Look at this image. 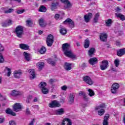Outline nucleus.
I'll return each mask as SVG.
<instances>
[{
    "label": "nucleus",
    "instance_id": "43",
    "mask_svg": "<svg viewBox=\"0 0 125 125\" xmlns=\"http://www.w3.org/2000/svg\"><path fill=\"white\" fill-rule=\"evenodd\" d=\"M112 86L118 90L120 88V84L119 83H113Z\"/></svg>",
    "mask_w": 125,
    "mask_h": 125
},
{
    "label": "nucleus",
    "instance_id": "5",
    "mask_svg": "<svg viewBox=\"0 0 125 125\" xmlns=\"http://www.w3.org/2000/svg\"><path fill=\"white\" fill-rule=\"evenodd\" d=\"M54 37L53 35L50 34L47 36L46 39V43L47 46H52L53 42H54V40H53Z\"/></svg>",
    "mask_w": 125,
    "mask_h": 125
},
{
    "label": "nucleus",
    "instance_id": "6",
    "mask_svg": "<svg viewBox=\"0 0 125 125\" xmlns=\"http://www.w3.org/2000/svg\"><path fill=\"white\" fill-rule=\"evenodd\" d=\"M61 104L56 100L52 101L50 104H49V107L50 108H56L57 107H60Z\"/></svg>",
    "mask_w": 125,
    "mask_h": 125
},
{
    "label": "nucleus",
    "instance_id": "16",
    "mask_svg": "<svg viewBox=\"0 0 125 125\" xmlns=\"http://www.w3.org/2000/svg\"><path fill=\"white\" fill-rule=\"evenodd\" d=\"M88 62L90 65H94L98 62V60L96 58H92L89 60Z\"/></svg>",
    "mask_w": 125,
    "mask_h": 125
},
{
    "label": "nucleus",
    "instance_id": "42",
    "mask_svg": "<svg viewBox=\"0 0 125 125\" xmlns=\"http://www.w3.org/2000/svg\"><path fill=\"white\" fill-rule=\"evenodd\" d=\"M47 62L48 63V64H50V65H52V66H54L56 64L55 62L53 61L52 60H51V59H48L47 60Z\"/></svg>",
    "mask_w": 125,
    "mask_h": 125
},
{
    "label": "nucleus",
    "instance_id": "39",
    "mask_svg": "<svg viewBox=\"0 0 125 125\" xmlns=\"http://www.w3.org/2000/svg\"><path fill=\"white\" fill-rule=\"evenodd\" d=\"M39 87H40L41 89H42V88H44L45 86H46V83L45 82H41L39 84Z\"/></svg>",
    "mask_w": 125,
    "mask_h": 125
},
{
    "label": "nucleus",
    "instance_id": "58",
    "mask_svg": "<svg viewBox=\"0 0 125 125\" xmlns=\"http://www.w3.org/2000/svg\"><path fill=\"white\" fill-rule=\"evenodd\" d=\"M61 88L62 90H66L67 87L66 85H63L61 87Z\"/></svg>",
    "mask_w": 125,
    "mask_h": 125
},
{
    "label": "nucleus",
    "instance_id": "22",
    "mask_svg": "<svg viewBox=\"0 0 125 125\" xmlns=\"http://www.w3.org/2000/svg\"><path fill=\"white\" fill-rule=\"evenodd\" d=\"M22 75V73L21 71H15L14 72V76L16 79H20Z\"/></svg>",
    "mask_w": 125,
    "mask_h": 125
},
{
    "label": "nucleus",
    "instance_id": "50",
    "mask_svg": "<svg viewBox=\"0 0 125 125\" xmlns=\"http://www.w3.org/2000/svg\"><path fill=\"white\" fill-rule=\"evenodd\" d=\"M24 12H25L24 9L19 10L17 11L18 14H22V13H24Z\"/></svg>",
    "mask_w": 125,
    "mask_h": 125
},
{
    "label": "nucleus",
    "instance_id": "46",
    "mask_svg": "<svg viewBox=\"0 0 125 125\" xmlns=\"http://www.w3.org/2000/svg\"><path fill=\"white\" fill-rule=\"evenodd\" d=\"M6 70H7L8 71L7 72L8 77H10V75H11V69H10V68L7 67H6Z\"/></svg>",
    "mask_w": 125,
    "mask_h": 125
},
{
    "label": "nucleus",
    "instance_id": "54",
    "mask_svg": "<svg viewBox=\"0 0 125 125\" xmlns=\"http://www.w3.org/2000/svg\"><path fill=\"white\" fill-rule=\"evenodd\" d=\"M26 115H30L31 114V111L29 110V108H26Z\"/></svg>",
    "mask_w": 125,
    "mask_h": 125
},
{
    "label": "nucleus",
    "instance_id": "10",
    "mask_svg": "<svg viewBox=\"0 0 125 125\" xmlns=\"http://www.w3.org/2000/svg\"><path fill=\"white\" fill-rule=\"evenodd\" d=\"M59 5V1L54 0L51 4V10L53 11L55 9H57L58 6Z\"/></svg>",
    "mask_w": 125,
    "mask_h": 125
},
{
    "label": "nucleus",
    "instance_id": "23",
    "mask_svg": "<svg viewBox=\"0 0 125 125\" xmlns=\"http://www.w3.org/2000/svg\"><path fill=\"white\" fill-rule=\"evenodd\" d=\"M36 66L40 71H42V68L44 67V63L42 62H39L37 63Z\"/></svg>",
    "mask_w": 125,
    "mask_h": 125
},
{
    "label": "nucleus",
    "instance_id": "37",
    "mask_svg": "<svg viewBox=\"0 0 125 125\" xmlns=\"http://www.w3.org/2000/svg\"><path fill=\"white\" fill-rule=\"evenodd\" d=\"M60 33L61 35H66L67 34V29L65 28H61Z\"/></svg>",
    "mask_w": 125,
    "mask_h": 125
},
{
    "label": "nucleus",
    "instance_id": "35",
    "mask_svg": "<svg viewBox=\"0 0 125 125\" xmlns=\"http://www.w3.org/2000/svg\"><path fill=\"white\" fill-rule=\"evenodd\" d=\"M46 51V48H45V47L42 46L40 50H39V52L40 53H41V54H44V53H45Z\"/></svg>",
    "mask_w": 125,
    "mask_h": 125
},
{
    "label": "nucleus",
    "instance_id": "51",
    "mask_svg": "<svg viewBox=\"0 0 125 125\" xmlns=\"http://www.w3.org/2000/svg\"><path fill=\"white\" fill-rule=\"evenodd\" d=\"M35 122L36 121L35 120V119H32L30 122H29V123L28 125H34Z\"/></svg>",
    "mask_w": 125,
    "mask_h": 125
},
{
    "label": "nucleus",
    "instance_id": "1",
    "mask_svg": "<svg viewBox=\"0 0 125 125\" xmlns=\"http://www.w3.org/2000/svg\"><path fill=\"white\" fill-rule=\"evenodd\" d=\"M70 48H71V46L68 43H65L62 44V50L64 51L65 55L70 58H76V56L73 54V53H72V51L70 50Z\"/></svg>",
    "mask_w": 125,
    "mask_h": 125
},
{
    "label": "nucleus",
    "instance_id": "55",
    "mask_svg": "<svg viewBox=\"0 0 125 125\" xmlns=\"http://www.w3.org/2000/svg\"><path fill=\"white\" fill-rule=\"evenodd\" d=\"M3 50H4V48L1 44H0V51H3Z\"/></svg>",
    "mask_w": 125,
    "mask_h": 125
},
{
    "label": "nucleus",
    "instance_id": "49",
    "mask_svg": "<svg viewBox=\"0 0 125 125\" xmlns=\"http://www.w3.org/2000/svg\"><path fill=\"white\" fill-rule=\"evenodd\" d=\"M122 10V9L120 7H117L115 9V12H117V13H119V12H121V11Z\"/></svg>",
    "mask_w": 125,
    "mask_h": 125
},
{
    "label": "nucleus",
    "instance_id": "44",
    "mask_svg": "<svg viewBox=\"0 0 125 125\" xmlns=\"http://www.w3.org/2000/svg\"><path fill=\"white\" fill-rule=\"evenodd\" d=\"M111 92L112 93L116 94L117 92H118V90L116 89V88H114V87L111 86Z\"/></svg>",
    "mask_w": 125,
    "mask_h": 125
},
{
    "label": "nucleus",
    "instance_id": "20",
    "mask_svg": "<svg viewBox=\"0 0 125 125\" xmlns=\"http://www.w3.org/2000/svg\"><path fill=\"white\" fill-rule=\"evenodd\" d=\"M29 74L30 75V80H33V79H35V78H36V72H35L34 69L29 70Z\"/></svg>",
    "mask_w": 125,
    "mask_h": 125
},
{
    "label": "nucleus",
    "instance_id": "2",
    "mask_svg": "<svg viewBox=\"0 0 125 125\" xmlns=\"http://www.w3.org/2000/svg\"><path fill=\"white\" fill-rule=\"evenodd\" d=\"M15 34L18 38H22L23 35H24V27L21 25L18 26L15 29Z\"/></svg>",
    "mask_w": 125,
    "mask_h": 125
},
{
    "label": "nucleus",
    "instance_id": "12",
    "mask_svg": "<svg viewBox=\"0 0 125 125\" xmlns=\"http://www.w3.org/2000/svg\"><path fill=\"white\" fill-rule=\"evenodd\" d=\"M73 125V123L71 122V120L68 118H65L64 119L62 123V125Z\"/></svg>",
    "mask_w": 125,
    "mask_h": 125
},
{
    "label": "nucleus",
    "instance_id": "3",
    "mask_svg": "<svg viewBox=\"0 0 125 125\" xmlns=\"http://www.w3.org/2000/svg\"><path fill=\"white\" fill-rule=\"evenodd\" d=\"M105 107H106V105H105V104L103 103L96 107L95 109L98 111V114L99 115V116H102L104 115L105 110L102 108H105Z\"/></svg>",
    "mask_w": 125,
    "mask_h": 125
},
{
    "label": "nucleus",
    "instance_id": "29",
    "mask_svg": "<svg viewBox=\"0 0 125 125\" xmlns=\"http://www.w3.org/2000/svg\"><path fill=\"white\" fill-rule=\"evenodd\" d=\"M113 23V20L111 19H109L105 21V24L106 27H111V25Z\"/></svg>",
    "mask_w": 125,
    "mask_h": 125
},
{
    "label": "nucleus",
    "instance_id": "13",
    "mask_svg": "<svg viewBox=\"0 0 125 125\" xmlns=\"http://www.w3.org/2000/svg\"><path fill=\"white\" fill-rule=\"evenodd\" d=\"M108 38V35L106 33H102L100 36V39L101 42H106Z\"/></svg>",
    "mask_w": 125,
    "mask_h": 125
},
{
    "label": "nucleus",
    "instance_id": "45",
    "mask_svg": "<svg viewBox=\"0 0 125 125\" xmlns=\"http://www.w3.org/2000/svg\"><path fill=\"white\" fill-rule=\"evenodd\" d=\"M88 91L89 92V96L92 97L93 96H94V92H93V90H92V89H89L88 90Z\"/></svg>",
    "mask_w": 125,
    "mask_h": 125
},
{
    "label": "nucleus",
    "instance_id": "19",
    "mask_svg": "<svg viewBox=\"0 0 125 125\" xmlns=\"http://www.w3.org/2000/svg\"><path fill=\"white\" fill-rule=\"evenodd\" d=\"M110 117V115L108 114H105L104 122L103 123V125H109V123L108 122V120H109V117Z\"/></svg>",
    "mask_w": 125,
    "mask_h": 125
},
{
    "label": "nucleus",
    "instance_id": "34",
    "mask_svg": "<svg viewBox=\"0 0 125 125\" xmlns=\"http://www.w3.org/2000/svg\"><path fill=\"white\" fill-rule=\"evenodd\" d=\"M65 4H66V5L64 6V7H65V8H66V9H70L73 6V4H72V3H71V2H70V1H68L67 3H66Z\"/></svg>",
    "mask_w": 125,
    "mask_h": 125
},
{
    "label": "nucleus",
    "instance_id": "11",
    "mask_svg": "<svg viewBox=\"0 0 125 125\" xmlns=\"http://www.w3.org/2000/svg\"><path fill=\"white\" fill-rule=\"evenodd\" d=\"M92 18V13H89L86 15H85L84 16V19L85 20V22L86 23H88V22H89V20H90L91 18Z\"/></svg>",
    "mask_w": 125,
    "mask_h": 125
},
{
    "label": "nucleus",
    "instance_id": "48",
    "mask_svg": "<svg viewBox=\"0 0 125 125\" xmlns=\"http://www.w3.org/2000/svg\"><path fill=\"white\" fill-rule=\"evenodd\" d=\"M4 62V59H3V56L0 53V63H3Z\"/></svg>",
    "mask_w": 125,
    "mask_h": 125
},
{
    "label": "nucleus",
    "instance_id": "57",
    "mask_svg": "<svg viewBox=\"0 0 125 125\" xmlns=\"http://www.w3.org/2000/svg\"><path fill=\"white\" fill-rule=\"evenodd\" d=\"M83 98L85 101H88V98H87V97L85 95H83Z\"/></svg>",
    "mask_w": 125,
    "mask_h": 125
},
{
    "label": "nucleus",
    "instance_id": "27",
    "mask_svg": "<svg viewBox=\"0 0 125 125\" xmlns=\"http://www.w3.org/2000/svg\"><path fill=\"white\" fill-rule=\"evenodd\" d=\"M6 114H8L9 115H11V116H16V113L13 112V111H12V110H11L10 108H7L6 110Z\"/></svg>",
    "mask_w": 125,
    "mask_h": 125
},
{
    "label": "nucleus",
    "instance_id": "52",
    "mask_svg": "<svg viewBox=\"0 0 125 125\" xmlns=\"http://www.w3.org/2000/svg\"><path fill=\"white\" fill-rule=\"evenodd\" d=\"M9 125H16V122L13 120L10 121L9 122Z\"/></svg>",
    "mask_w": 125,
    "mask_h": 125
},
{
    "label": "nucleus",
    "instance_id": "18",
    "mask_svg": "<svg viewBox=\"0 0 125 125\" xmlns=\"http://www.w3.org/2000/svg\"><path fill=\"white\" fill-rule=\"evenodd\" d=\"M115 17L117 18H120L121 21H125V16L121 14L120 13H115Z\"/></svg>",
    "mask_w": 125,
    "mask_h": 125
},
{
    "label": "nucleus",
    "instance_id": "63",
    "mask_svg": "<svg viewBox=\"0 0 125 125\" xmlns=\"http://www.w3.org/2000/svg\"><path fill=\"white\" fill-rule=\"evenodd\" d=\"M76 44H77V46H81V44L79 42H76Z\"/></svg>",
    "mask_w": 125,
    "mask_h": 125
},
{
    "label": "nucleus",
    "instance_id": "25",
    "mask_svg": "<svg viewBox=\"0 0 125 125\" xmlns=\"http://www.w3.org/2000/svg\"><path fill=\"white\" fill-rule=\"evenodd\" d=\"M125 54V48L121 49L117 51V55L118 56H123Z\"/></svg>",
    "mask_w": 125,
    "mask_h": 125
},
{
    "label": "nucleus",
    "instance_id": "62",
    "mask_svg": "<svg viewBox=\"0 0 125 125\" xmlns=\"http://www.w3.org/2000/svg\"><path fill=\"white\" fill-rule=\"evenodd\" d=\"M33 102H38V98H35L33 100Z\"/></svg>",
    "mask_w": 125,
    "mask_h": 125
},
{
    "label": "nucleus",
    "instance_id": "47",
    "mask_svg": "<svg viewBox=\"0 0 125 125\" xmlns=\"http://www.w3.org/2000/svg\"><path fill=\"white\" fill-rule=\"evenodd\" d=\"M114 64L116 67H119L120 65V61L119 60H115L114 61Z\"/></svg>",
    "mask_w": 125,
    "mask_h": 125
},
{
    "label": "nucleus",
    "instance_id": "24",
    "mask_svg": "<svg viewBox=\"0 0 125 125\" xmlns=\"http://www.w3.org/2000/svg\"><path fill=\"white\" fill-rule=\"evenodd\" d=\"M1 9L4 11V13L5 14L11 13L14 11L13 9H9L8 10H6L7 9V7H2Z\"/></svg>",
    "mask_w": 125,
    "mask_h": 125
},
{
    "label": "nucleus",
    "instance_id": "26",
    "mask_svg": "<svg viewBox=\"0 0 125 125\" xmlns=\"http://www.w3.org/2000/svg\"><path fill=\"white\" fill-rule=\"evenodd\" d=\"M69 103L70 104H73L75 101V95L73 94H70L69 99Z\"/></svg>",
    "mask_w": 125,
    "mask_h": 125
},
{
    "label": "nucleus",
    "instance_id": "21",
    "mask_svg": "<svg viewBox=\"0 0 125 125\" xmlns=\"http://www.w3.org/2000/svg\"><path fill=\"white\" fill-rule=\"evenodd\" d=\"M20 47L21 49H23L24 50H28L30 49V46L26 44H20Z\"/></svg>",
    "mask_w": 125,
    "mask_h": 125
},
{
    "label": "nucleus",
    "instance_id": "53",
    "mask_svg": "<svg viewBox=\"0 0 125 125\" xmlns=\"http://www.w3.org/2000/svg\"><path fill=\"white\" fill-rule=\"evenodd\" d=\"M55 19H56V20H58L59 18H60V15L57 14L54 16Z\"/></svg>",
    "mask_w": 125,
    "mask_h": 125
},
{
    "label": "nucleus",
    "instance_id": "17",
    "mask_svg": "<svg viewBox=\"0 0 125 125\" xmlns=\"http://www.w3.org/2000/svg\"><path fill=\"white\" fill-rule=\"evenodd\" d=\"M64 113H65V111L63 108H61L55 111V115H63Z\"/></svg>",
    "mask_w": 125,
    "mask_h": 125
},
{
    "label": "nucleus",
    "instance_id": "38",
    "mask_svg": "<svg viewBox=\"0 0 125 125\" xmlns=\"http://www.w3.org/2000/svg\"><path fill=\"white\" fill-rule=\"evenodd\" d=\"M11 95L12 96H18V95H19V92H18V91L14 90L12 91Z\"/></svg>",
    "mask_w": 125,
    "mask_h": 125
},
{
    "label": "nucleus",
    "instance_id": "36",
    "mask_svg": "<svg viewBox=\"0 0 125 125\" xmlns=\"http://www.w3.org/2000/svg\"><path fill=\"white\" fill-rule=\"evenodd\" d=\"M39 11L40 12H46V7L42 5L40 6Z\"/></svg>",
    "mask_w": 125,
    "mask_h": 125
},
{
    "label": "nucleus",
    "instance_id": "9",
    "mask_svg": "<svg viewBox=\"0 0 125 125\" xmlns=\"http://www.w3.org/2000/svg\"><path fill=\"white\" fill-rule=\"evenodd\" d=\"M14 111L19 112L22 110V105L19 103H16L13 106Z\"/></svg>",
    "mask_w": 125,
    "mask_h": 125
},
{
    "label": "nucleus",
    "instance_id": "33",
    "mask_svg": "<svg viewBox=\"0 0 125 125\" xmlns=\"http://www.w3.org/2000/svg\"><path fill=\"white\" fill-rule=\"evenodd\" d=\"M89 44H90L89 40H88V39H86L84 41V47L85 48H88V47H89Z\"/></svg>",
    "mask_w": 125,
    "mask_h": 125
},
{
    "label": "nucleus",
    "instance_id": "4",
    "mask_svg": "<svg viewBox=\"0 0 125 125\" xmlns=\"http://www.w3.org/2000/svg\"><path fill=\"white\" fill-rule=\"evenodd\" d=\"M83 80L85 83L89 84V85H92L93 84V81H92V79L87 75L84 76L83 78Z\"/></svg>",
    "mask_w": 125,
    "mask_h": 125
},
{
    "label": "nucleus",
    "instance_id": "32",
    "mask_svg": "<svg viewBox=\"0 0 125 125\" xmlns=\"http://www.w3.org/2000/svg\"><path fill=\"white\" fill-rule=\"evenodd\" d=\"M99 16H100L99 13L96 14L95 17L93 18V23H97L98 22V19H99Z\"/></svg>",
    "mask_w": 125,
    "mask_h": 125
},
{
    "label": "nucleus",
    "instance_id": "61",
    "mask_svg": "<svg viewBox=\"0 0 125 125\" xmlns=\"http://www.w3.org/2000/svg\"><path fill=\"white\" fill-rule=\"evenodd\" d=\"M32 98H33V96H29L27 97V99H28V100H31Z\"/></svg>",
    "mask_w": 125,
    "mask_h": 125
},
{
    "label": "nucleus",
    "instance_id": "41",
    "mask_svg": "<svg viewBox=\"0 0 125 125\" xmlns=\"http://www.w3.org/2000/svg\"><path fill=\"white\" fill-rule=\"evenodd\" d=\"M27 27H32L33 26V21L31 20H27L26 21Z\"/></svg>",
    "mask_w": 125,
    "mask_h": 125
},
{
    "label": "nucleus",
    "instance_id": "30",
    "mask_svg": "<svg viewBox=\"0 0 125 125\" xmlns=\"http://www.w3.org/2000/svg\"><path fill=\"white\" fill-rule=\"evenodd\" d=\"M39 24L42 27H45L46 23L45 22L44 20L43 19H40L39 20Z\"/></svg>",
    "mask_w": 125,
    "mask_h": 125
},
{
    "label": "nucleus",
    "instance_id": "31",
    "mask_svg": "<svg viewBox=\"0 0 125 125\" xmlns=\"http://www.w3.org/2000/svg\"><path fill=\"white\" fill-rule=\"evenodd\" d=\"M23 55L24 56V58H25V60H26L27 61H30V60H31V57H30V54L24 52L23 53Z\"/></svg>",
    "mask_w": 125,
    "mask_h": 125
},
{
    "label": "nucleus",
    "instance_id": "14",
    "mask_svg": "<svg viewBox=\"0 0 125 125\" xmlns=\"http://www.w3.org/2000/svg\"><path fill=\"white\" fill-rule=\"evenodd\" d=\"M2 27H8V26H10L12 24V21L11 20L8 19L7 20L4 22L1 23Z\"/></svg>",
    "mask_w": 125,
    "mask_h": 125
},
{
    "label": "nucleus",
    "instance_id": "60",
    "mask_svg": "<svg viewBox=\"0 0 125 125\" xmlns=\"http://www.w3.org/2000/svg\"><path fill=\"white\" fill-rule=\"evenodd\" d=\"M49 83H51V84H52V83H54V81L53 80V79H50L49 81Z\"/></svg>",
    "mask_w": 125,
    "mask_h": 125
},
{
    "label": "nucleus",
    "instance_id": "64",
    "mask_svg": "<svg viewBox=\"0 0 125 125\" xmlns=\"http://www.w3.org/2000/svg\"><path fill=\"white\" fill-rule=\"evenodd\" d=\"M120 44H121V42H116V45L119 46L120 45Z\"/></svg>",
    "mask_w": 125,
    "mask_h": 125
},
{
    "label": "nucleus",
    "instance_id": "28",
    "mask_svg": "<svg viewBox=\"0 0 125 125\" xmlns=\"http://www.w3.org/2000/svg\"><path fill=\"white\" fill-rule=\"evenodd\" d=\"M94 51H95V49L94 48H91L88 51V55L90 57H92V56L94 54Z\"/></svg>",
    "mask_w": 125,
    "mask_h": 125
},
{
    "label": "nucleus",
    "instance_id": "56",
    "mask_svg": "<svg viewBox=\"0 0 125 125\" xmlns=\"http://www.w3.org/2000/svg\"><path fill=\"white\" fill-rule=\"evenodd\" d=\"M68 1H69V0H61V1L62 3H64V4H66V3H67Z\"/></svg>",
    "mask_w": 125,
    "mask_h": 125
},
{
    "label": "nucleus",
    "instance_id": "8",
    "mask_svg": "<svg viewBox=\"0 0 125 125\" xmlns=\"http://www.w3.org/2000/svg\"><path fill=\"white\" fill-rule=\"evenodd\" d=\"M109 65V62H108V61L107 60H104L102 62V64L100 65V68L103 71H104V70H106L107 68H108V66Z\"/></svg>",
    "mask_w": 125,
    "mask_h": 125
},
{
    "label": "nucleus",
    "instance_id": "59",
    "mask_svg": "<svg viewBox=\"0 0 125 125\" xmlns=\"http://www.w3.org/2000/svg\"><path fill=\"white\" fill-rule=\"evenodd\" d=\"M4 122V118H0V124H2Z\"/></svg>",
    "mask_w": 125,
    "mask_h": 125
},
{
    "label": "nucleus",
    "instance_id": "40",
    "mask_svg": "<svg viewBox=\"0 0 125 125\" xmlns=\"http://www.w3.org/2000/svg\"><path fill=\"white\" fill-rule=\"evenodd\" d=\"M41 90L43 94H47L49 91L48 89L46 88V87L41 89Z\"/></svg>",
    "mask_w": 125,
    "mask_h": 125
},
{
    "label": "nucleus",
    "instance_id": "7",
    "mask_svg": "<svg viewBox=\"0 0 125 125\" xmlns=\"http://www.w3.org/2000/svg\"><path fill=\"white\" fill-rule=\"evenodd\" d=\"M63 24H68L70 28H74L75 27V22L72 19L68 18L63 22Z\"/></svg>",
    "mask_w": 125,
    "mask_h": 125
},
{
    "label": "nucleus",
    "instance_id": "15",
    "mask_svg": "<svg viewBox=\"0 0 125 125\" xmlns=\"http://www.w3.org/2000/svg\"><path fill=\"white\" fill-rule=\"evenodd\" d=\"M64 68L66 71H70L72 69V64L69 62H65L64 64Z\"/></svg>",
    "mask_w": 125,
    "mask_h": 125
}]
</instances>
